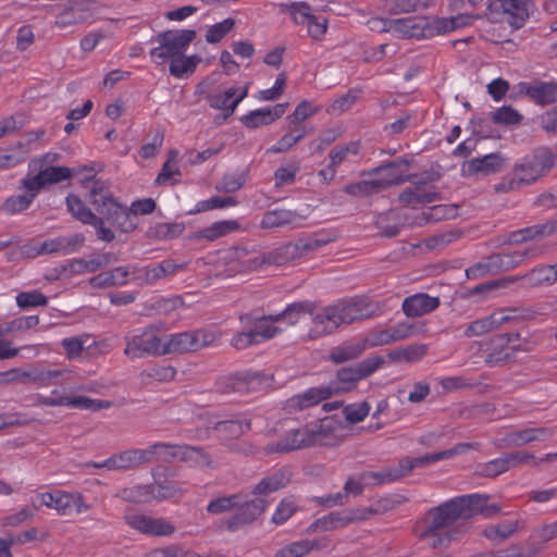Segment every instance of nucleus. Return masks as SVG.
Wrapping results in <instances>:
<instances>
[{"label":"nucleus","instance_id":"nucleus-18","mask_svg":"<svg viewBox=\"0 0 557 557\" xmlns=\"http://www.w3.org/2000/svg\"><path fill=\"white\" fill-rule=\"evenodd\" d=\"M513 334L505 333L491 337L481 344L486 364L494 367L507 362L513 355L516 347L511 345Z\"/></svg>","mask_w":557,"mask_h":557},{"label":"nucleus","instance_id":"nucleus-23","mask_svg":"<svg viewBox=\"0 0 557 557\" xmlns=\"http://www.w3.org/2000/svg\"><path fill=\"white\" fill-rule=\"evenodd\" d=\"M440 305L441 300L438 297L430 296L425 293H417L404 299L401 309L406 317L416 318L433 312Z\"/></svg>","mask_w":557,"mask_h":557},{"label":"nucleus","instance_id":"nucleus-11","mask_svg":"<svg viewBox=\"0 0 557 557\" xmlns=\"http://www.w3.org/2000/svg\"><path fill=\"white\" fill-rule=\"evenodd\" d=\"M124 520L131 529L148 536H170L175 532V525L171 521L141 513L133 508L124 511Z\"/></svg>","mask_w":557,"mask_h":557},{"label":"nucleus","instance_id":"nucleus-37","mask_svg":"<svg viewBox=\"0 0 557 557\" xmlns=\"http://www.w3.org/2000/svg\"><path fill=\"white\" fill-rule=\"evenodd\" d=\"M503 159L497 153H488L481 158H473L468 161L465 171L469 175L483 174L487 175L491 173L498 172L502 168Z\"/></svg>","mask_w":557,"mask_h":557},{"label":"nucleus","instance_id":"nucleus-26","mask_svg":"<svg viewBox=\"0 0 557 557\" xmlns=\"http://www.w3.org/2000/svg\"><path fill=\"white\" fill-rule=\"evenodd\" d=\"M287 103H277L272 108L256 109L243 115L240 122L247 128H258L270 125L285 113Z\"/></svg>","mask_w":557,"mask_h":557},{"label":"nucleus","instance_id":"nucleus-50","mask_svg":"<svg viewBox=\"0 0 557 557\" xmlns=\"http://www.w3.org/2000/svg\"><path fill=\"white\" fill-rule=\"evenodd\" d=\"M89 334L83 333L77 336L65 337L61 341V346L65 351L69 360L78 359L86 347L89 339Z\"/></svg>","mask_w":557,"mask_h":557},{"label":"nucleus","instance_id":"nucleus-27","mask_svg":"<svg viewBox=\"0 0 557 557\" xmlns=\"http://www.w3.org/2000/svg\"><path fill=\"white\" fill-rule=\"evenodd\" d=\"M438 198V193L435 191L434 186L428 182H417L399 194V201L406 206L431 203Z\"/></svg>","mask_w":557,"mask_h":557},{"label":"nucleus","instance_id":"nucleus-15","mask_svg":"<svg viewBox=\"0 0 557 557\" xmlns=\"http://www.w3.org/2000/svg\"><path fill=\"white\" fill-rule=\"evenodd\" d=\"M270 377L257 371H244L230 374L219 383L223 393H249L262 389L269 385Z\"/></svg>","mask_w":557,"mask_h":557},{"label":"nucleus","instance_id":"nucleus-14","mask_svg":"<svg viewBox=\"0 0 557 557\" xmlns=\"http://www.w3.org/2000/svg\"><path fill=\"white\" fill-rule=\"evenodd\" d=\"M385 363L382 356H371L350 367L341 368L336 377L344 391L351 389L359 381L372 375Z\"/></svg>","mask_w":557,"mask_h":557},{"label":"nucleus","instance_id":"nucleus-48","mask_svg":"<svg viewBox=\"0 0 557 557\" xmlns=\"http://www.w3.org/2000/svg\"><path fill=\"white\" fill-rule=\"evenodd\" d=\"M520 528H522V523L519 520L505 521L496 525L487 527L484 534L490 540L504 541L512 536Z\"/></svg>","mask_w":557,"mask_h":557},{"label":"nucleus","instance_id":"nucleus-53","mask_svg":"<svg viewBox=\"0 0 557 557\" xmlns=\"http://www.w3.org/2000/svg\"><path fill=\"white\" fill-rule=\"evenodd\" d=\"M66 207L71 214L84 224L90 222V220L96 215L89 208L85 206L83 200L74 194H70L66 197Z\"/></svg>","mask_w":557,"mask_h":557},{"label":"nucleus","instance_id":"nucleus-8","mask_svg":"<svg viewBox=\"0 0 557 557\" xmlns=\"http://www.w3.org/2000/svg\"><path fill=\"white\" fill-rule=\"evenodd\" d=\"M124 355L129 359L163 356V333L149 325L129 331L124 336Z\"/></svg>","mask_w":557,"mask_h":557},{"label":"nucleus","instance_id":"nucleus-43","mask_svg":"<svg viewBox=\"0 0 557 557\" xmlns=\"http://www.w3.org/2000/svg\"><path fill=\"white\" fill-rule=\"evenodd\" d=\"M310 300L294 301L276 314L278 315L280 323L283 322L287 326H294L300 321L302 315L310 313Z\"/></svg>","mask_w":557,"mask_h":557},{"label":"nucleus","instance_id":"nucleus-44","mask_svg":"<svg viewBox=\"0 0 557 557\" xmlns=\"http://www.w3.org/2000/svg\"><path fill=\"white\" fill-rule=\"evenodd\" d=\"M176 460L188 462L196 467H207L211 463L210 457L201 447L190 445H178Z\"/></svg>","mask_w":557,"mask_h":557},{"label":"nucleus","instance_id":"nucleus-61","mask_svg":"<svg viewBox=\"0 0 557 557\" xmlns=\"http://www.w3.org/2000/svg\"><path fill=\"white\" fill-rule=\"evenodd\" d=\"M215 430L230 437H238L250 430V422L243 420L219 421L215 424Z\"/></svg>","mask_w":557,"mask_h":557},{"label":"nucleus","instance_id":"nucleus-40","mask_svg":"<svg viewBox=\"0 0 557 557\" xmlns=\"http://www.w3.org/2000/svg\"><path fill=\"white\" fill-rule=\"evenodd\" d=\"M478 17L479 15L470 13H460L450 17H435L437 36L471 25Z\"/></svg>","mask_w":557,"mask_h":557},{"label":"nucleus","instance_id":"nucleus-35","mask_svg":"<svg viewBox=\"0 0 557 557\" xmlns=\"http://www.w3.org/2000/svg\"><path fill=\"white\" fill-rule=\"evenodd\" d=\"M552 435L553 432L547 428H530L508 433L505 442L508 446L519 447L532 442L547 440Z\"/></svg>","mask_w":557,"mask_h":557},{"label":"nucleus","instance_id":"nucleus-47","mask_svg":"<svg viewBox=\"0 0 557 557\" xmlns=\"http://www.w3.org/2000/svg\"><path fill=\"white\" fill-rule=\"evenodd\" d=\"M69 374H71V370L67 368L47 369L35 367V384L40 387H48Z\"/></svg>","mask_w":557,"mask_h":557},{"label":"nucleus","instance_id":"nucleus-13","mask_svg":"<svg viewBox=\"0 0 557 557\" xmlns=\"http://www.w3.org/2000/svg\"><path fill=\"white\" fill-rule=\"evenodd\" d=\"M392 34L398 38L425 39L437 36L435 18L410 16L394 18Z\"/></svg>","mask_w":557,"mask_h":557},{"label":"nucleus","instance_id":"nucleus-32","mask_svg":"<svg viewBox=\"0 0 557 557\" xmlns=\"http://www.w3.org/2000/svg\"><path fill=\"white\" fill-rule=\"evenodd\" d=\"M194 331L163 334V355L196 351Z\"/></svg>","mask_w":557,"mask_h":557},{"label":"nucleus","instance_id":"nucleus-2","mask_svg":"<svg viewBox=\"0 0 557 557\" xmlns=\"http://www.w3.org/2000/svg\"><path fill=\"white\" fill-rule=\"evenodd\" d=\"M478 499L476 495H460L432 507L428 511L421 537L428 540L434 549L448 547L461 534L459 527L455 525L456 522L471 517V510Z\"/></svg>","mask_w":557,"mask_h":557},{"label":"nucleus","instance_id":"nucleus-4","mask_svg":"<svg viewBox=\"0 0 557 557\" xmlns=\"http://www.w3.org/2000/svg\"><path fill=\"white\" fill-rule=\"evenodd\" d=\"M553 169V149L547 146L536 147L515 164L511 176L495 185V190L507 193L531 185Z\"/></svg>","mask_w":557,"mask_h":557},{"label":"nucleus","instance_id":"nucleus-60","mask_svg":"<svg viewBox=\"0 0 557 557\" xmlns=\"http://www.w3.org/2000/svg\"><path fill=\"white\" fill-rule=\"evenodd\" d=\"M490 265L495 273L509 271L519 267L513 251L498 252L490 256Z\"/></svg>","mask_w":557,"mask_h":557},{"label":"nucleus","instance_id":"nucleus-3","mask_svg":"<svg viewBox=\"0 0 557 557\" xmlns=\"http://www.w3.org/2000/svg\"><path fill=\"white\" fill-rule=\"evenodd\" d=\"M379 314V307L366 298L342 299L327 306L311 301V325L307 333L310 341L335 333L341 325Z\"/></svg>","mask_w":557,"mask_h":557},{"label":"nucleus","instance_id":"nucleus-6","mask_svg":"<svg viewBox=\"0 0 557 557\" xmlns=\"http://www.w3.org/2000/svg\"><path fill=\"white\" fill-rule=\"evenodd\" d=\"M330 430V423L326 421L315 425L293 429L287 431L278 441L269 443L265 450L269 454H284L309 446L322 445L326 432Z\"/></svg>","mask_w":557,"mask_h":557},{"label":"nucleus","instance_id":"nucleus-9","mask_svg":"<svg viewBox=\"0 0 557 557\" xmlns=\"http://www.w3.org/2000/svg\"><path fill=\"white\" fill-rule=\"evenodd\" d=\"M331 239L326 236L314 235L300 238L296 242L285 244L277 248L274 252L262 258L261 262H273L277 265L294 261L308 256L310 252L327 245Z\"/></svg>","mask_w":557,"mask_h":557},{"label":"nucleus","instance_id":"nucleus-45","mask_svg":"<svg viewBox=\"0 0 557 557\" xmlns=\"http://www.w3.org/2000/svg\"><path fill=\"white\" fill-rule=\"evenodd\" d=\"M364 351L361 339L355 343H344L330 351V360L335 363H344L357 359Z\"/></svg>","mask_w":557,"mask_h":557},{"label":"nucleus","instance_id":"nucleus-5","mask_svg":"<svg viewBox=\"0 0 557 557\" xmlns=\"http://www.w3.org/2000/svg\"><path fill=\"white\" fill-rule=\"evenodd\" d=\"M374 171L379 174L376 178L348 184L344 187L345 193L351 196H369L389 186L401 184L408 178L409 162L397 159Z\"/></svg>","mask_w":557,"mask_h":557},{"label":"nucleus","instance_id":"nucleus-30","mask_svg":"<svg viewBox=\"0 0 557 557\" xmlns=\"http://www.w3.org/2000/svg\"><path fill=\"white\" fill-rule=\"evenodd\" d=\"M72 176V171L66 166H48L36 175L28 177V187L40 191L48 184H55Z\"/></svg>","mask_w":557,"mask_h":557},{"label":"nucleus","instance_id":"nucleus-59","mask_svg":"<svg viewBox=\"0 0 557 557\" xmlns=\"http://www.w3.org/2000/svg\"><path fill=\"white\" fill-rule=\"evenodd\" d=\"M15 300L21 309L44 307L48 304V297L39 290L21 292Z\"/></svg>","mask_w":557,"mask_h":557},{"label":"nucleus","instance_id":"nucleus-46","mask_svg":"<svg viewBox=\"0 0 557 557\" xmlns=\"http://www.w3.org/2000/svg\"><path fill=\"white\" fill-rule=\"evenodd\" d=\"M178 157V151L175 149H172L169 151V158L163 163L160 173L154 180V184L157 185H166L171 184L174 185L178 182L176 180V176H181L180 168L176 163V159Z\"/></svg>","mask_w":557,"mask_h":557},{"label":"nucleus","instance_id":"nucleus-58","mask_svg":"<svg viewBox=\"0 0 557 557\" xmlns=\"http://www.w3.org/2000/svg\"><path fill=\"white\" fill-rule=\"evenodd\" d=\"M525 242L544 238L557 231V222H546L520 228Z\"/></svg>","mask_w":557,"mask_h":557},{"label":"nucleus","instance_id":"nucleus-28","mask_svg":"<svg viewBox=\"0 0 557 557\" xmlns=\"http://www.w3.org/2000/svg\"><path fill=\"white\" fill-rule=\"evenodd\" d=\"M90 509L81 493L57 491L54 510L60 516L81 515Z\"/></svg>","mask_w":557,"mask_h":557},{"label":"nucleus","instance_id":"nucleus-55","mask_svg":"<svg viewBox=\"0 0 557 557\" xmlns=\"http://www.w3.org/2000/svg\"><path fill=\"white\" fill-rule=\"evenodd\" d=\"M152 494L153 487L150 484H147L124 488L121 492V497L132 503H150L153 500Z\"/></svg>","mask_w":557,"mask_h":557},{"label":"nucleus","instance_id":"nucleus-29","mask_svg":"<svg viewBox=\"0 0 557 557\" xmlns=\"http://www.w3.org/2000/svg\"><path fill=\"white\" fill-rule=\"evenodd\" d=\"M520 90L525 92L534 102L541 106L550 104L557 98V84L549 82H535L533 84L520 83Z\"/></svg>","mask_w":557,"mask_h":557},{"label":"nucleus","instance_id":"nucleus-31","mask_svg":"<svg viewBox=\"0 0 557 557\" xmlns=\"http://www.w3.org/2000/svg\"><path fill=\"white\" fill-rule=\"evenodd\" d=\"M302 216L296 211L286 209H274L267 211L260 221V227L264 230H273L288 225H297Z\"/></svg>","mask_w":557,"mask_h":557},{"label":"nucleus","instance_id":"nucleus-19","mask_svg":"<svg viewBox=\"0 0 557 557\" xmlns=\"http://www.w3.org/2000/svg\"><path fill=\"white\" fill-rule=\"evenodd\" d=\"M36 406H65L72 407L81 410H89V411H99L102 409H107L111 406V403L108 400L94 399L87 396H60V397H50V396H39L35 403Z\"/></svg>","mask_w":557,"mask_h":557},{"label":"nucleus","instance_id":"nucleus-42","mask_svg":"<svg viewBox=\"0 0 557 557\" xmlns=\"http://www.w3.org/2000/svg\"><path fill=\"white\" fill-rule=\"evenodd\" d=\"M239 228L240 224L236 220L218 221L197 232L195 238L214 240Z\"/></svg>","mask_w":557,"mask_h":557},{"label":"nucleus","instance_id":"nucleus-56","mask_svg":"<svg viewBox=\"0 0 557 557\" xmlns=\"http://www.w3.org/2000/svg\"><path fill=\"white\" fill-rule=\"evenodd\" d=\"M281 11H286L296 24L307 25L313 16L309 4L305 2H293L289 4H281Z\"/></svg>","mask_w":557,"mask_h":557},{"label":"nucleus","instance_id":"nucleus-34","mask_svg":"<svg viewBox=\"0 0 557 557\" xmlns=\"http://www.w3.org/2000/svg\"><path fill=\"white\" fill-rule=\"evenodd\" d=\"M22 350H28L34 357L39 356L42 351H51L49 344H30L21 347L14 346L13 341L4 337V331L0 326V360H8L15 358Z\"/></svg>","mask_w":557,"mask_h":557},{"label":"nucleus","instance_id":"nucleus-38","mask_svg":"<svg viewBox=\"0 0 557 557\" xmlns=\"http://www.w3.org/2000/svg\"><path fill=\"white\" fill-rule=\"evenodd\" d=\"M307 135L305 126H292L288 124V132L284 134L274 145L268 148V153H284L296 146Z\"/></svg>","mask_w":557,"mask_h":557},{"label":"nucleus","instance_id":"nucleus-25","mask_svg":"<svg viewBox=\"0 0 557 557\" xmlns=\"http://www.w3.org/2000/svg\"><path fill=\"white\" fill-rule=\"evenodd\" d=\"M491 8L503 12L507 22L515 28L522 27L529 17L528 3L522 0H495Z\"/></svg>","mask_w":557,"mask_h":557},{"label":"nucleus","instance_id":"nucleus-62","mask_svg":"<svg viewBox=\"0 0 557 557\" xmlns=\"http://www.w3.org/2000/svg\"><path fill=\"white\" fill-rule=\"evenodd\" d=\"M234 26L235 21L231 17L210 26L205 36L206 41L209 44L220 42Z\"/></svg>","mask_w":557,"mask_h":557},{"label":"nucleus","instance_id":"nucleus-7","mask_svg":"<svg viewBox=\"0 0 557 557\" xmlns=\"http://www.w3.org/2000/svg\"><path fill=\"white\" fill-rule=\"evenodd\" d=\"M195 37L196 32L193 29H172L157 34L152 37L157 46L149 51L151 61L157 65L170 63L186 52Z\"/></svg>","mask_w":557,"mask_h":557},{"label":"nucleus","instance_id":"nucleus-39","mask_svg":"<svg viewBox=\"0 0 557 557\" xmlns=\"http://www.w3.org/2000/svg\"><path fill=\"white\" fill-rule=\"evenodd\" d=\"M200 61L201 58L198 54L186 55L182 53L169 63V72L175 78H185L195 72Z\"/></svg>","mask_w":557,"mask_h":557},{"label":"nucleus","instance_id":"nucleus-64","mask_svg":"<svg viewBox=\"0 0 557 557\" xmlns=\"http://www.w3.org/2000/svg\"><path fill=\"white\" fill-rule=\"evenodd\" d=\"M317 112V108H313L309 101L304 100L297 104L294 112L289 114L286 120L292 126H302L301 123L314 115Z\"/></svg>","mask_w":557,"mask_h":557},{"label":"nucleus","instance_id":"nucleus-51","mask_svg":"<svg viewBox=\"0 0 557 557\" xmlns=\"http://www.w3.org/2000/svg\"><path fill=\"white\" fill-rule=\"evenodd\" d=\"M431 0H386V8L393 14L411 13L426 9Z\"/></svg>","mask_w":557,"mask_h":557},{"label":"nucleus","instance_id":"nucleus-10","mask_svg":"<svg viewBox=\"0 0 557 557\" xmlns=\"http://www.w3.org/2000/svg\"><path fill=\"white\" fill-rule=\"evenodd\" d=\"M375 513H377V510L372 507L332 511L313 521L308 527V532H314L317 530L326 532L343 529L354 522L364 521Z\"/></svg>","mask_w":557,"mask_h":557},{"label":"nucleus","instance_id":"nucleus-1","mask_svg":"<svg viewBox=\"0 0 557 557\" xmlns=\"http://www.w3.org/2000/svg\"><path fill=\"white\" fill-rule=\"evenodd\" d=\"M476 444L474 443H459L453 448L442 450L438 453L414 457V458H405L399 461V470L396 472H386V473H376V472H367L361 475L360 480L348 479L344 485L345 494L338 492L335 494H329L326 496L317 497V502L320 505L332 507L336 505H343L345 503V498L347 494H351L354 496L360 495L367 484H383L387 482H393L398 480L401 476L410 473L414 468L423 467L425 465L436 462L444 459H449L456 455H461L468 453L470 449H474Z\"/></svg>","mask_w":557,"mask_h":557},{"label":"nucleus","instance_id":"nucleus-12","mask_svg":"<svg viewBox=\"0 0 557 557\" xmlns=\"http://www.w3.org/2000/svg\"><path fill=\"white\" fill-rule=\"evenodd\" d=\"M83 184L89 190V202L102 215L103 220L106 219L111 224L123 206L109 194L104 182L92 176L86 178Z\"/></svg>","mask_w":557,"mask_h":557},{"label":"nucleus","instance_id":"nucleus-16","mask_svg":"<svg viewBox=\"0 0 557 557\" xmlns=\"http://www.w3.org/2000/svg\"><path fill=\"white\" fill-rule=\"evenodd\" d=\"M268 502L263 497L245 499L240 494V502L235 506V512L225 520L228 531H237L242 527L253 523L267 509Z\"/></svg>","mask_w":557,"mask_h":557},{"label":"nucleus","instance_id":"nucleus-63","mask_svg":"<svg viewBox=\"0 0 557 557\" xmlns=\"http://www.w3.org/2000/svg\"><path fill=\"white\" fill-rule=\"evenodd\" d=\"M492 120L496 124L517 125L521 122L522 115L510 106H503L492 113Z\"/></svg>","mask_w":557,"mask_h":557},{"label":"nucleus","instance_id":"nucleus-54","mask_svg":"<svg viewBox=\"0 0 557 557\" xmlns=\"http://www.w3.org/2000/svg\"><path fill=\"white\" fill-rule=\"evenodd\" d=\"M240 502V494L221 496L210 500L207 505V512L220 515L235 509Z\"/></svg>","mask_w":557,"mask_h":557},{"label":"nucleus","instance_id":"nucleus-24","mask_svg":"<svg viewBox=\"0 0 557 557\" xmlns=\"http://www.w3.org/2000/svg\"><path fill=\"white\" fill-rule=\"evenodd\" d=\"M132 280L136 276V265L116 267L112 270L104 271L89 280V284L96 288H108L112 286H123L127 284L129 276Z\"/></svg>","mask_w":557,"mask_h":557},{"label":"nucleus","instance_id":"nucleus-49","mask_svg":"<svg viewBox=\"0 0 557 557\" xmlns=\"http://www.w3.org/2000/svg\"><path fill=\"white\" fill-rule=\"evenodd\" d=\"M361 343L364 350L394 344L389 327H374L370 330L362 338Z\"/></svg>","mask_w":557,"mask_h":557},{"label":"nucleus","instance_id":"nucleus-36","mask_svg":"<svg viewBox=\"0 0 557 557\" xmlns=\"http://www.w3.org/2000/svg\"><path fill=\"white\" fill-rule=\"evenodd\" d=\"M21 189L22 194L11 196L2 203L4 213L15 214L26 210L39 193L28 187V178L23 181Z\"/></svg>","mask_w":557,"mask_h":557},{"label":"nucleus","instance_id":"nucleus-41","mask_svg":"<svg viewBox=\"0 0 557 557\" xmlns=\"http://www.w3.org/2000/svg\"><path fill=\"white\" fill-rule=\"evenodd\" d=\"M334 388L331 386L310 387L301 394L296 395L292 401L301 409L318 405L320 401L330 398Z\"/></svg>","mask_w":557,"mask_h":557},{"label":"nucleus","instance_id":"nucleus-22","mask_svg":"<svg viewBox=\"0 0 557 557\" xmlns=\"http://www.w3.org/2000/svg\"><path fill=\"white\" fill-rule=\"evenodd\" d=\"M516 312V309H499L494 311L487 317H484L482 319H478L470 324L467 325V327L463 331V335L467 337H474V336H481L484 335L504 323L510 321L513 315L512 313Z\"/></svg>","mask_w":557,"mask_h":557},{"label":"nucleus","instance_id":"nucleus-20","mask_svg":"<svg viewBox=\"0 0 557 557\" xmlns=\"http://www.w3.org/2000/svg\"><path fill=\"white\" fill-rule=\"evenodd\" d=\"M510 283L521 281L527 288L548 287L557 282V262L555 264H539L522 275L508 278Z\"/></svg>","mask_w":557,"mask_h":557},{"label":"nucleus","instance_id":"nucleus-17","mask_svg":"<svg viewBox=\"0 0 557 557\" xmlns=\"http://www.w3.org/2000/svg\"><path fill=\"white\" fill-rule=\"evenodd\" d=\"M277 317L276 313L260 317L246 313L239 317V321L245 327L250 326L258 343L262 344L283 334L284 327L278 325Z\"/></svg>","mask_w":557,"mask_h":557},{"label":"nucleus","instance_id":"nucleus-57","mask_svg":"<svg viewBox=\"0 0 557 557\" xmlns=\"http://www.w3.org/2000/svg\"><path fill=\"white\" fill-rule=\"evenodd\" d=\"M163 277L164 272L161 264L158 263L151 267H136V276L134 277V281L140 285H153Z\"/></svg>","mask_w":557,"mask_h":557},{"label":"nucleus","instance_id":"nucleus-21","mask_svg":"<svg viewBox=\"0 0 557 557\" xmlns=\"http://www.w3.org/2000/svg\"><path fill=\"white\" fill-rule=\"evenodd\" d=\"M248 96V86L240 88L230 87L223 91H216L214 96H208V104L211 109L222 111L224 117H230L238 104Z\"/></svg>","mask_w":557,"mask_h":557},{"label":"nucleus","instance_id":"nucleus-33","mask_svg":"<svg viewBox=\"0 0 557 557\" xmlns=\"http://www.w3.org/2000/svg\"><path fill=\"white\" fill-rule=\"evenodd\" d=\"M290 482V474L285 469H278L273 473L263 478L258 484L252 488V495L258 497L267 496L271 493H274L281 488H284Z\"/></svg>","mask_w":557,"mask_h":557},{"label":"nucleus","instance_id":"nucleus-52","mask_svg":"<svg viewBox=\"0 0 557 557\" xmlns=\"http://www.w3.org/2000/svg\"><path fill=\"white\" fill-rule=\"evenodd\" d=\"M238 203L234 197H219L214 196L209 199L200 200L195 205V208L189 211L190 214H196L205 211L214 209H222L227 207H234Z\"/></svg>","mask_w":557,"mask_h":557}]
</instances>
